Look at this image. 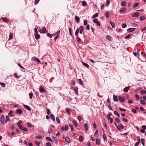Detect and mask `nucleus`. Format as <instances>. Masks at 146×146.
Masks as SVG:
<instances>
[{
	"instance_id": "bf43d9fd",
	"label": "nucleus",
	"mask_w": 146,
	"mask_h": 146,
	"mask_svg": "<svg viewBox=\"0 0 146 146\" xmlns=\"http://www.w3.org/2000/svg\"><path fill=\"white\" fill-rule=\"evenodd\" d=\"M94 135L95 136H98V130L97 129L95 133H94Z\"/></svg>"
},
{
	"instance_id": "423d86ee",
	"label": "nucleus",
	"mask_w": 146,
	"mask_h": 146,
	"mask_svg": "<svg viewBox=\"0 0 146 146\" xmlns=\"http://www.w3.org/2000/svg\"><path fill=\"white\" fill-rule=\"evenodd\" d=\"M52 142H53L54 143H55L56 144L58 143V139L56 138V137H53L52 138Z\"/></svg>"
},
{
	"instance_id": "a211bd4d",
	"label": "nucleus",
	"mask_w": 146,
	"mask_h": 146,
	"mask_svg": "<svg viewBox=\"0 0 146 146\" xmlns=\"http://www.w3.org/2000/svg\"><path fill=\"white\" fill-rule=\"evenodd\" d=\"M61 129L62 130H64L65 131H67L68 129V126L67 125H65L64 127H62L61 128Z\"/></svg>"
},
{
	"instance_id": "e433bc0d",
	"label": "nucleus",
	"mask_w": 146,
	"mask_h": 146,
	"mask_svg": "<svg viewBox=\"0 0 146 146\" xmlns=\"http://www.w3.org/2000/svg\"><path fill=\"white\" fill-rule=\"evenodd\" d=\"M114 114L115 115H116L118 117H119V113L118 112L116 111H115L114 112Z\"/></svg>"
},
{
	"instance_id": "72a5a7b5",
	"label": "nucleus",
	"mask_w": 146,
	"mask_h": 146,
	"mask_svg": "<svg viewBox=\"0 0 146 146\" xmlns=\"http://www.w3.org/2000/svg\"><path fill=\"white\" fill-rule=\"evenodd\" d=\"M82 5L83 6H86L87 5V3L85 1H83Z\"/></svg>"
},
{
	"instance_id": "c03bdc74",
	"label": "nucleus",
	"mask_w": 146,
	"mask_h": 146,
	"mask_svg": "<svg viewBox=\"0 0 146 146\" xmlns=\"http://www.w3.org/2000/svg\"><path fill=\"white\" fill-rule=\"evenodd\" d=\"M74 90L75 93V94L77 95H78V90L75 89H74Z\"/></svg>"
},
{
	"instance_id": "7ed1b4c3",
	"label": "nucleus",
	"mask_w": 146,
	"mask_h": 146,
	"mask_svg": "<svg viewBox=\"0 0 146 146\" xmlns=\"http://www.w3.org/2000/svg\"><path fill=\"white\" fill-rule=\"evenodd\" d=\"M111 113H109L107 116V118L109 120H110V123L111 124H112L113 122V120L112 118L111 117V116L112 115Z\"/></svg>"
},
{
	"instance_id": "4468645a",
	"label": "nucleus",
	"mask_w": 146,
	"mask_h": 146,
	"mask_svg": "<svg viewBox=\"0 0 146 146\" xmlns=\"http://www.w3.org/2000/svg\"><path fill=\"white\" fill-rule=\"evenodd\" d=\"M39 90L41 92H44L46 91L44 88H42V87H40Z\"/></svg>"
},
{
	"instance_id": "3c124183",
	"label": "nucleus",
	"mask_w": 146,
	"mask_h": 146,
	"mask_svg": "<svg viewBox=\"0 0 146 146\" xmlns=\"http://www.w3.org/2000/svg\"><path fill=\"white\" fill-rule=\"evenodd\" d=\"M35 143L38 146H39L40 144V142L37 141H35Z\"/></svg>"
},
{
	"instance_id": "6e6d98bb",
	"label": "nucleus",
	"mask_w": 146,
	"mask_h": 146,
	"mask_svg": "<svg viewBox=\"0 0 146 146\" xmlns=\"http://www.w3.org/2000/svg\"><path fill=\"white\" fill-rule=\"evenodd\" d=\"M70 83L72 85H75V81L74 80H72L70 82Z\"/></svg>"
},
{
	"instance_id": "79ce46f5",
	"label": "nucleus",
	"mask_w": 146,
	"mask_h": 146,
	"mask_svg": "<svg viewBox=\"0 0 146 146\" xmlns=\"http://www.w3.org/2000/svg\"><path fill=\"white\" fill-rule=\"evenodd\" d=\"M145 141L144 139H141V142L142 143V145L143 146H144L145 145Z\"/></svg>"
},
{
	"instance_id": "6ab92c4d",
	"label": "nucleus",
	"mask_w": 146,
	"mask_h": 146,
	"mask_svg": "<svg viewBox=\"0 0 146 146\" xmlns=\"http://www.w3.org/2000/svg\"><path fill=\"white\" fill-rule=\"evenodd\" d=\"M129 88L130 87L129 86H128L124 88L123 89V91L125 92H127L128 91Z\"/></svg>"
},
{
	"instance_id": "f257e3e1",
	"label": "nucleus",
	"mask_w": 146,
	"mask_h": 146,
	"mask_svg": "<svg viewBox=\"0 0 146 146\" xmlns=\"http://www.w3.org/2000/svg\"><path fill=\"white\" fill-rule=\"evenodd\" d=\"M84 29V27L83 26H80L79 28L77 29L75 33V35L76 36H77L79 32L80 34H82Z\"/></svg>"
},
{
	"instance_id": "cd10ccee",
	"label": "nucleus",
	"mask_w": 146,
	"mask_h": 146,
	"mask_svg": "<svg viewBox=\"0 0 146 146\" xmlns=\"http://www.w3.org/2000/svg\"><path fill=\"white\" fill-rule=\"evenodd\" d=\"M78 83L82 85L83 84V82L82 80L81 79L78 80Z\"/></svg>"
},
{
	"instance_id": "ddd939ff",
	"label": "nucleus",
	"mask_w": 146,
	"mask_h": 146,
	"mask_svg": "<svg viewBox=\"0 0 146 146\" xmlns=\"http://www.w3.org/2000/svg\"><path fill=\"white\" fill-rule=\"evenodd\" d=\"M1 18L3 20L5 23H8L9 22V20L6 17L3 18L1 17Z\"/></svg>"
},
{
	"instance_id": "f03ea898",
	"label": "nucleus",
	"mask_w": 146,
	"mask_h": 146,
	"mask_svg": "<svg viewBox=\"0 0 146 146\" xmlns=\"http://www.w3.org/2000/svg\"><path fill=\"white\" fill-rule=\"evenodd\" d=\"M38 31L40 33H45L46 32V28L44 27H43Z\"/></svg>"
},
{
	"instance_id": "7c9ffc66",
	"label": "nucleus",
	"mask_w": 146,
	"mask_h": 146,
	"mask_svg": "<svg viewBox=\"0 0 146 146\" xmlns=\"http://www.w3.org/2000/svg\"><path fill=\"white\" fill-rule=\"evenodd\" d=\"M76 36H77L76 37V39L77 41V42H80L81 40V39L78 35Z\"/></svg>"
},
{
	"instance_id": "f8f14e48",
	"label": "nucleus",
	"mask_w": 146,
	"mask_h": 146,
	"mask_svg": "<svg viewBox=\"0 0 146 146\" xmlns=\"http://www.w3.org/2000/svg\"><path fill=\"white\" fill-rule=\"evenodd\" d=\"M74 19L77 23H79L80 22V19L79 17L77 16H76L74 17Z\"/></svg>"
},
{
	"instance_id": "473e14b6",
	"label": "nucleus",
	"mask_w": 146,
	"mask_h": 146,
	"mask_svg": "<svg viewBox=\"0 0 146 146\" xmlns=\"http://www.w3.org/2000/svg\"><path fill=\"white\" fill-rule=\"evenodd\" d=\"M98 16V13H96L92 17V19H94Z\"/></svg>"
},
{
	"instance_id": "bb28decb",
	"label": "nucleus",
	"mask_w": 146,
	"mask_h": 146,
	"mask_svg": "<svg viewBox=\"0 0 146 146\" xmlns=\"http://www.w3.org/2000/svg\"><path fill=\"white\" fill-rule=\"evenodd\" d=\"M106 17L107 18L109 17L110 16V12L109 11H107L106 12L105 14Z\"/></svg>"
},
{
	"instance_id": "864d4df0",
	"label": "nucleus",
	"mask_w": 146,
	"mask_h": 146,
	"mask_svg": "<svg viewBox=\"0 0 146 146\" xmlns=\"http://www.w3.org/2000/svg\"><path fill=\"white\" fill-rule=\"evenodd\" d=\"M78 118L79 121H80L82 119V118L80 116H78Z\"/></svg>"
},
{
	"instance_id": "c85d7f7f",
	"label": "nucleus",
	"mask_w": 146,
	"mask_h": 146,
	"mask_svg": "<svg viewBox=\"0 0 146 146\" xmlns=\"http://www.w3.org/2000/svg\"><path fill=\"white\" fill-rule=\"evenodd\" d=\"M113 101H114L117 102L118 100L117 96L115 95H113Z\"/></svg>"
},
{
	"instance_id": "5701e85b",
	"label": "nucleus",
	"mask_w": 146,
	"mask_h": 146,
	"mask_svg": "<svg viewBox=\"0 0 146 146\" xmlns=\"http://www.w3.org/2000/svg\"><path fill=\"white\" fill-rule=\"evenodd\" d=\"M110 24L113 28H114L115 27V23L112 22L110 21Z\"/></svg>"
},
{
	"instance_id": "c756f323",
	"label": "nucleus",
	"mask_w": 146,
	"mask_h": 146,
	"mask_svg": "<svg viewBox=\"0 0 146 146\" xmlns=\"http://www.w3.org/2000/svg\"><path fill=\"white\" fill-rule=\"evenodd\" d=\"M84 126L85 129V130H86L87 131H88V126L87 124V123H86V124H84Z\"/></svg>"
},
{
	"instance_id": "39448f33",
	"label": "nucleus",
	"mask_w": 146,
	"mask_h": 146,
	"mask_svg": "<svg viewBox=\"0 0 146 146\" xmlns=\"http://www.w3.org/2000/svg\"><path fill=\"white\" fill-rule=\"evenodd\" d=\"M5 118L4 116L3 115H2L1 117L0 121L1 124H4L5 123Z\"/></svg>"
},
{
	"instance_id": "393cba45",
	"label": "nucleus",
	"mask_w": 146,
	"mask_h": 146,
	"mask_svg": "<svg viewBox=\"0 0 146 146\" xmlns=\"http://www.w3.org/2000/svg\"><path fill=\"white\" fill-rule=\"evenodd\" d=\"M50 117L53 121H54L55 120V117L52 114H51L50 115Z\"/></svg>"
},
{
	"instance_id": "de8ad7c7",
	"label": "nucleus",
	"mask_w": 146,
	"mask_h": 146,
	"mask_svg": "<svg viewBox=\"0 0 146 146\" xmlns=\"http://www.w3.org/2000/svg\"><path fill=\"white\" fill-rule=\"evenodd\" d=\"M56 120L58 124H59L60 123V120L58 117H56Z\"/></svg>"
},
{
	"instance_id": "dca6fc26",
	"label": "nucleus",
	"mask_w": 146,
	"mask_h": 146,
	"mask_svg": "<svg viewBox=\"0 0 146 146\" xmlns=\"http://www.w3.org/2000/svg\"><path fill=\"white\" fill-rule=\"evenodd\" d=\"M24 107L25 108H26L29 111H30L31 110V108L29 106L27 105H24Z\"/></svg>"
},
{
	"instance_id": "680f3d73",
	"label": "nucleus",
	"mask_w": 146,
	"mask_h": 146,
	"mask_svg": "<svg viewBox=\"0 0 146 146\" xmlns=\"http://www.w3.org/2000/svg\"><path fill=\"white\" fill-rule=\"evenodd\" d=\"M27 125L29 127H31L33 126V125L31 123H27Z\"/></svg>"
},
{
	"instance_id": "4be33fe9",
	"label": "nucleus",
	"mask_w": 146,
	"mask_h": 146,
	"mask_svg": "<svg viewBox=\"0 0 146 146\" xmlns=\"http://www.w3.org/2000/svg\"><path fill=\"white\" fill-rule=\"evenodd\" d=\"M10 121V119L9 117L7 115L6 116L5 123H7L8 121Z\"/></svg>"
},
{
	"instance_id": "412c9836",
	"label": "nucleus",
	"mask_w": 146,
	"mask_h": 146,
	"mask_svg": "<svg viewBox=\"0 0 146 146\" xmlns=\"http://www.w3.org/2000/svg\"><path fill=\"white\" fill-rule=\"evenodd\" d=\"M65 140L68 143H69L70 142V138L68 137H66Z\"/></svg>"
},
{
	"instance_id": "052dcab7",
	"label": "nucleus",
	"mask_w": 146,
	"mask_h": 146,
	"mask_svg": "<svg viewBox=\"0 0 146 146\" xmlns=\"http://www.w3.org/2000/svg\"><path fill=\"white\" fill-rule=\"evenodd\" d=\"M110 3V0H107L106 2V6L107 7L109 5Z\"/></svg>"
},
{
	"instance_id": "4d7b16f0",
	"label": "nucleus",
	"mask_w": 146,
	"mask_h": 146,
	"mask_svg": "<svg viewBox=\"0 0 146 146\" xmlns=\"http://www.w3.org/2000/svg\"><path fill=\"white\" fill-rule=\"evenodd\" d=\"M140 19L141 21H143L145 19V17L144 16H142L140 17Z\"/></svg>"
},
{
	"instance_id": "58836bf2",
	"label": "nucleus",
	"mask_w": 146,
	"mask_h": 146,
	"mask_svg": "<svg viewBox=\"0 0 146 146\" xmlns=\"http://www.w3.org/2000/svg\"><path fill=\"white\" fill-rule=\"evenodd\" d=\"M96 144L97 145H99L100 144V140L99 139H96Z\"/></svg>"
},
{
	"instance_id": "a18cd8bd",
	"label": "nucleus",
	"mask_w": 146,
	"mask_h": 146,
	"mask_svg": "<svg viewBox=\"0 0 146 146\" xmlns=\"http://www.w3.org/2000/svg\"><path fill=\"white\" fill-rule=\"evenodd\" d=\"M13 38V34L12 33H10L9 39H11Z\"/></svg>"
},
{
	"instance_id": "9b49d317",
	"label": "nucleus",
	"mask_w": 146,
	"mask_h": 146,
	"mask_svg": "<svg viewBox=\"0 0 146 146\" xmlns=\"http://www.w3.org/2000/svg\"><path fill=\"white\" fill-rule=\"evenodd\" d=\"M123 125L121 124L120 125H119L118 126H117V128L119 130H120L121 129H123Z\"/></svg>"
},
{
	"instance_id": "9d476101",
	"label": "nucleus",
	"mask_w": 146,
	"mask_h": 146,
	"mask_svg": "<svg viewBox=\"0 0 146 146\" xmlns=\"http://www.w3.org/2000/svg\"><path fill=\"white\" fill-rule=\"evenodd\" d=\"M15 112L16 113H18L19 114H21L23 113L22 111L20 109H18L16 110Z\"/></svg>"
},
{
	"instance_id": "774afa93",
	"label": "nucleus",
	"mask_w": 146,
	"mask_h": 146,
	"mask_svg": "<svg viewBox=\"0 0 146 146\" xmlns=\"http://www.w3.org/2000/svg\"><path fill=\"white\" fill-rule=\"evenodd\" d=\"M46 146H52L50 143L48 142L46 143Z\"/></svg>"
},
{
	"instance_id": "603ef678",
	"label": "nucleus",
	"mask_w": 146,
	"mask_h": 146,
	"mask_svg": "<svg viewBox=\"0 0 146 146\" xmlns=\"http://www.w3.org/2000/svg\"><path fill=\"white\" fill-rule=\"evenodd\" d=\"M18 65V66L21 68H22L23 69H25V68L23 67L22 66L20 63H18L17 64Z\"/></svg>"
},
{
	"instance_id": "8fccbe9b",
	"label": "nucleus",
	"mask_w": 146,
	"mask_h": 146,
	"mask_svg": "<svg viewBox=\"0 0 146 146\" xmlns=\"http://www.w3.org/2000/svg\"><path fill=\"white\" fill-rule=\"evenodd\" d=\"M69 32L70 35L72 36V32L71 28V27H70L69 28Z\"/></svg>"
},
{
	"instance_id": "0eeeda50",
	"label": "nucleus",
	"mask_w": 146,
	"mask_h": 146,
	"mask_svg": "<svg viewBox=\"0 0 146 146\" xmlns=\"http://www.w3.org/2000/svg\"><path fill=\"white\" fill-rule=\"evenodd\" d=\"M32 59L35 61L37 62H40V61L39 59L35 57H33L32 58Z\"/></svg>"
},
{
	"instance_id": "4c0bfd02",
	"label": "nucleus",
	"mask_w": 146,
	"mask_h": 146,
	"mask_svg": "<svg viewBox=\"0 0 146 146\" xmlns=\"http://www.w3.org/2000/svg\"><path fill=\"white\" fill-rule=\"evenodd\" d=\"M139 3H135L134 4L133 6V7L134 8H135L137 7L139 5Z\"/></svg>"
},
{
	"instance_id": "e2e57ef3",
	"label": "nucleus",
	"mask_w": 146,
	"mask_h": 146,
	"mask_svg": "<svg viewBox=\"0 0 146 146\" xmlns=\"http://www.w3.org/2000/svg\"><path fill=\"white\" fill-rule=\"evenodd\" d=\"M0 84L3 87H5V84L1 82L0 83Z\"/></svg>"
},
{
	"instance_id": "2f4dec72",
	"label": "nucleus",
	"mask_w": 146,
	"mask_h": 146,
	"mask_svg": "<svg viewBox=\"0 0 146 146\" xmlns=\"http://www.w3.org/2000/svg\"><path fill=\"white\" fill-rule=\"evenodd\" d=\"M82 64L84 66H86L87 68H89V66L87 64H86L84 62H82Z\"/></svg>"
},
{
	"instance_id": "ea45409f",
	"label": "nucleus",
	"mask_w": 146,
	"mask_h": 146,
	"mask_svg": "<svg viewBox=\"0 0 146 146\" xmlns=\"http://www.w3.org/2000/svg\"><path fill=\"white\" fill-rule=\"evenodd\" d=\"M103 138L105 141L107 140V137L106 135L104 133L103 135Z\"/></svg>"
},
{
	"instance_id": "6e6552de",
	"label": "nucleus",
	"mask_w": 146,
	"mask_h": 146,
	"mask_svg": "<svg viewBox=\"0 0 146 146\" xmlns=\"http://www.w3.org/2000/svg\"><path fill=\"white\" fill-rule=\"evenodd\" d=\"M93 22L95 23H96L97 24V25L98 26H100V23L99 21L97 19H94L93 20Z\"/></svg>"
},
{
	"instance_id": "aec40b11",
	"label": "nucleus",
	"mask_w": 146,
	"mask_h": 146,
	"mask_svg": "<svg viewBox=\"0 0 146 146\" xmlns=\"http://www.w3.org/2000/svg\"><path fill=\"white\" fill-rule=\"evenodd\" d=\"M106 38L109 40L111 41L112 40V38L109 35H108L106 36Z\"/></svg>"
},
{
	"instance_id": "37998d69",
	"label": "nucleus",
	"mask_w": 146,
	"mask_h": 146,
	"mask_svg": "<svg viewBox=\"0 0 146 146\" xmlns=\"http://www.w3.org/2000/svg\"><path fill=\"white\" fill-rule=\"evenodd\" d=\"M140 93L143 94H146V91L145 90H141L140 91Z\"/></svg>"
},
{
	"instance_id": "69168bd1",
	"label": "nucleus",
	"mask_w": 146,
	"mask_h": 146,
	"mask_svg": "<svg viewBox=\"0 0 146 146\" xmlns=\"http://www.w3.org/2000/svg\"><path fill=\"white\" fill-rule=\"evenodd\" d=\"M46 112H47V114L48 115H50V111L48 108L47 109V110Z\"/></svg>"
},
{
	"instance_id": "09e8293b",
	"label": "nucleus",
	"mask_w": 146,
	"mask_h": 146,
	"mask_svg": "<svg viewBox=\"0 0 146 146\" xmlns=\"http://www.w3.org/2000/svg\"><path fill=\"white\" fill-rule=\"evenodd\" d=\"M46 139L47 141H52V140H51V138L49 137H46Z\"/></svg>"
},
{
	"instance_id": "5fc2aeb1",
	"label": "nucleus",
	"mask_w": 146,
	"mask_h": 146,
	"mask_svg": "<svg viewBox=\"0 0 146 146\" xmlns=\"http://www.w3.org/2000/svg\"><path fill=\"white\" fill-rule=\"evenodd\" d=\"M69 126L71 129V131H72L73 130V126L71 124H69Z\"/></svg>"
},
{
	"instance_id": "a878e982",
	"label": "nucleus",
	"mask_w": 146,
	"mask_h": 146,
	"mask_svg": "<svg viewBox=\"0 0 146 146\" xmlns=\"http://www.w3.org/2000/svg\"><path fill=\"white\" fill-rule=\"evenodd\" d=\"M126 11V9L125 8H123L121 9L120 11V13H123Z\"/></svg>"
},
{
	"instance_id": "b1692460",
	"label": "nucleus",
	"mask_w": 146,
	"mask_h": 146,
	"mask_svg": "<svg viewBox=\"0 0 146 146\" xmlns=\"http://www.w3.org/2000/svg\"><path fill=\"white\" fill-rule=\"evenodd\" d=\"M35 36L36 39H38L40 38V36L38 34H35Z\"/></svg>"
},
{
	"instance_id": "a19ab883",
	"label": "nucleus",
	"mask_w": 146,
	"mask_h": 146,
	"mask_svg": "<svg viewBox=\"0 0 146 146\" xmlns=\"http://www.w3.org/2000/svg\"><path fill=\"white\" fill-rule=\"evenodd\" d=\"M72 123L76 127L77 126V124L76 121L74 120H73L72 121Z\"/></svg>"
},
{
	"instance_id": "0e129e2a",
	"label": "nucleus",
	"mask_w": 146,
	"mask_h": 146,
	"mask_svg": "<svg viewBox=\"0 0 146 146\" xmlns=\"http://www.w3.org/2000/svg\"><path fill=\"white\" fill-rule=\"evenodd\" d=\"M84 25H86L87 24V20H85L84 21Z\"/></svg>"
},
{
	"instance_id": "49530a36",
	"label": "nucleus",
	"mask_w": 146,
	"mask_h": 146,
	"mask_svg": "<svg viewBox=\"0 0 146 146\" xmlns=\"http://www.w3.org/2000/svg\"><path fill=\"white\" fill-rule=\"evenodd\" d=\"M140 104H141L144 105L145 104V102L143 100H140Z\"/></svg>"
},
{
	"instance_id": "c9c22d12",
	"label": "nucleus",
	"mask_w": 146,
	"mask_h": 146,
	"mask_svg": "<svg viewBox=\"0 0 146 146\" xmlns=\"http://www.w3.org/2000/svg\"><path fill=\"white\" fill-rule=\"evenodd\" d=\"M33 95V94L32 92H30L29 94V96L30 99H31L32 98Z\"/></svg>"
},
{
	"instance_id": "20e7f679",
	"label": "nucleus",
	"mask_w": 146,
	"mask_h": 146,
	"mask_svg": "<svg viewBox=\"0 0 146 146\" xmlns=\"http://www.w3.org/2000/svg\"><path fill=\"white\" fill-rule=\"evenodd\" d=\"M118 99L120 102H123L125 100V98L124 97H122L120 96H118Z\"/></svg>"
},
{
	"instance_id": "1a4fd4ad",
	"label": "nucleus",
	"mask_w": 146,
	"mask_h": 146,
	"mask_svg": "<svg viewBox=\"0 0 146 146\" xmlns=\"http://www.w3.org/2000/svg\"><path fill=\"white\" fill-rule=\"evenodd\" d=\"M135 29V28H129L127 29V31L128 32H132L134 31Z\"/></svg>"
},
{
	"instance_id": "2eb2a0df",
	"label": "nucleus",
	"mask_w": 146,
	"mask_h": 146,
	"mask_svg": "<svg viewBox=\"0 0 146 146\" xmlns=\"http://www.w3.org/2000/svg\"><path fill=\"white\" fill-rule=\"evenodd\" d=\"M20 121H20L18 123H17V125H18V127L19 128V129H20L22 130V129H23V127L22 125L19 123Z\"/></svg>"
},
{
	"instance_id": "f704fd0d",
	"label": "nucleus",
	"mask_w": 146,
	"mask_h": 146,
	"mask_svg": "<svg viewBox=\"0 0 146 146\" xmlns=\"http://www.w3.org/2000/svg\"><path fill=\"white\" fill-rule=\"evenodd\" d=\"M83 137L81 135H80L79 137V140L80 142H81L83 140Z\"/></svg>"
},
{
	"instance_id": "13d9d810",
	"label": "nucleus",
	"mask_w": 146,
	"mask_h": 146,
	"mask_svg": "<svg viewBox=\"0 0 146 146\" xmlns=\"http://www.w3.org/2000/svg\"><path fill=\"white\" fill-rule=\"evenodd\" d=\"M131 35H129V34L128 35H127L126 36H125V39H128V38H129L130 37H131Z\"/></svg>"
},
{
	"instance_id": "f3484780",
	"label": "nucleus",
	"mask_w": 146,
	"mask_h": 146,
	"mask_svg": "<svg viewBox=\"0 0 146 146\" xmlns=\"http://www.w3.org/2000/svg\"><path fill=\"white\" fill-rule=\"evenodd\" d=\"M139 14L137 12L133 14L132 15V17H137L139 16Z\"/></svg>"
},
{
	"instance_id": "338daca9",
	"label": "nucleus",
	"mask_w": 146,
	"mask_h": 146,
	"mask_svg": "<svg viewBox=\"0 0 146 146\" xmlns=\"http://www.w3.org/2000/svg\"><path fill=\"white\" fill-rule=\"evenodd\" d=\"M126 5V2L125 1H123L121 3V5L123 6H125Z\"/></svg>"
}]
</instances>
